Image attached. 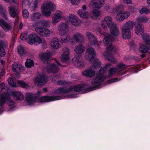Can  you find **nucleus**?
<instances>
[{
  "label": "nucleus",
  "mask_w": 150,
  "mask_h": 150,
  "mask_svg": "<svg viewBox=\"0 0 150 150\" xmlns=\"http://www.w3.org/2000/svg\"><path fill=\"white\" fill-rule=\"evenodd\" d=\"M95 56L96 51L93 48L90 47L87 49L86 52V58L96 68L100 67L101 63L99 60Z\"/></svg>",
  "instance_id": "1"
},
{
  "label": "nucleus",
  "mask_w": 150,
  "mask_h": 150,
  "mask_svg": "<svg viewBox=\"0 0 150 150\" xmlns=\"http://www.w3.org/2000/svg\"><path fill=\"white\" fill-rule=\"evenodd\" d=\"M134 23L129 21L124 24L122 28L123 37L126 39H129L131 37V30L133 28Z\"/></svg>",
  "instance_id": "2"
},
{
  "label": "nucleus",
  "mask_w": 150,
  "mask_h": 150,
  "mask_svg": "<svg viewBox=\"0 0 150 150\" xmlns=\"http://www.w3.org/2000/svg\"><path fill=\"white\" fill-rule=\"evenodd\" d=\"M55 8V6L52 3L45 1L41 7L42 14L46 17H49L51 15V12L54 11Z\"/></svg>",
  "instance_id": "3"
},
{
  "label": "nucleus",
  "mask_w": 150,
  "mask_h": 150,
  "mask_svg": "<svg viewBox=\"0 0 150 150\" xmlns=\"http://www.w3.org/2000/svg\"><path fill=\"white\" fill-rule=\"evenodd\" d=\"M106 77V76L104 75H98L91 81V83L93 86L88 87V91H91L95 89V88L97 86L99 85Z\"/></svg>",
  "instance_id": "4"
},
{
  "label": "nucleus",
  "mask_w": 150,
  "mask_h": 150,
  "mask_svg": "<svg viewBox=\"0 0 150 150\" xmlns=\"http://www.w3.org/2000/svg\"><path fill=\"white\" fill-rule=\"evenodd\" d=\"M5 100L9 102V105L10 106L14 105V102L10 99V95L8 94L5 93L1 90L0 91V107H2Z\"/></svg>",
  "instance_id": "5"
},
{
  "label": "nucleus",
  "mask_w": 150,
  "mask_h": 150,
  "mask_svg": "<svg viewBox=\"0 0 150 150\" xmlns=\"http://www.w3.org/2000/svg\"><path fill=\"white\" fill-rule=\"evenodd\" d=\"M115 23L113 22L112 18L110 16L105 17L101 23V27L105 29L110 28Z\"/></svg>",
  "instance_id": "6"
},
{
  "label": "nucleus",
  "mask_w": 150,
  "mask_h": 150,
  "mask_svg": "<svg viewBox=\"0 0 150 150\" xmlns=\"http://www.w3.org/2000/svg\"><path fill=\"white\" fill-rule=\"evenodd\" d=\"M27 41L29 44L31 45H33L35 42L40 44L42 42L40 38L35 33L29 35L28 36Z\"/></svg>",
  "instance_id": "7"
},
{
  "label": "nucleus",
  "mask_w": 150,
  "mask_h": 150,
  "mask_svg": "<svg viewBox=\"0 0 150 150\" xmlns=\"http://www.w3.org/2000/svg\"><path fill=\"white\" fill-rule=\"evenodd\" d=\"M35 31L40 36L44 38L49 37L51 34V31L48 29L41 27H36Z\"/></svg>",
  "instance_id": "8"
},
{
  "label": "nucleus",
  "mask_w": 150,
  "mask_h": 150,
  "mask_svg": "<svg viewBox=\"0 0 150 150\" xmlns=\"http://www.w3.org/2000/svg\"><path fill=\"white\" fill-rule=\"evenodd\" d=\"M58 30L59 34L61 36L67 34L69 31V26L66 23H62L59 25Z\"/></svg>",
  "instance_id": "9"
},
{
  "label": "nucleus",
  "mask_w": 150,
  "mask_h": 150,
  "mask_svg": "<svg viewBox=\"0 0 150 150\" xmlns=\"http://www.w3.org/2000/svg\"><path fill=\"white\" fill-rule=\"evenodd\" d=\"M47 81V77L45 75H39L34 80L35 85L37 86H41L46 83Z\"/></svg>",
  "instance_id": "10"
},
{
  "label": "nucleus",
  "mask_w": 150,
  "mask_h": 150,
  "mask_svg": "<svg viewBox=\"0 0 150 150\" xmlns=\"http://www.w3.org/2000/svg\"><path fill=\"white\" fill-rule=\"evenodd\" d=\"M55 62L57 64V66H56L54 63H52L47 66V72L53 73H57L59 70V69L58 68V65L61 66H64L61 65L59 62L57 60L55 61Z\"/></svg>",
  "instance_id": "11"
},
{
  "label": "nucleus",
  "mask_w": 150,
  "mask_h": 150,
  "mask_svg": "<svg viewBox=\"0 0 150 150\" xmlns=\"http://www.w3.org/2000/svg\"><path fill=\"white\" fill-rule=\"evenodd\" d=\"M73 90V87L71 86H68L65 87H61L55 91L54 94H60L67 93L71 92Z\"/></svg>",
  "instance_id": "12"
},
{
  "label": "nucleus",
  "mask_w": 150,
  "mask_h": 150,
  "mask_svg": "<svg viewBox=\"0 0 150 150\" xmlns=\"http://www.w3.org/2000/svg\"><path fill=\"white\" fill-rule=\"evenodd\" d=\"M38 99V97L35 94L30 93H26L25 99L28 103L30 105L35 103Z\"/></svg>",
  "instance_id": "13"
},
{
  "label": "nucleus",
  "mask_w": 150,
  "mask_h": 150,
  "mask_svg": "<svg viewBox=\"0 0 150 150\" xmlns=\"http://www.w3.org/2000/svg\"><path fill=\"white\" fill-rule=\"evenodd\" d=\"M59 96H44L39 98L38 97V100L40 102H46L51 101H54L60 99Z\"/></svg>",
  "instance_id": "14"
},
{
  "label": "nucleus",
  "mask_w": 150,
  "mask_h": 150,
  "mask_svg": "<svg viewBox=\"0 0 150 150\" xmlns=\"http://www.w3.org/2000/svg\"><path fill=\"white\" fill-rule=\"evenodd\" d=\"M72 61L76 67L81 68L84 66V64L81 61V57L79 55H76L72 59Z\"/></svg>",
  "instance_id": "15"
},
{
  "label": "nucleus",
  "mask_w": 150,
  "mask_h": 150,
  "mask_svg": "<svg viewBox=\"0 0 150 150\" xmlns=\"http://www.w3.org/2000/svg\"><path fill=\"white\" fill-rule=\"evenodd\" d=\"M130 16V12L128 11L119 13L116 16V19L119 21H122L128 18Z\"/></svg>",
  "instance_id": "16"
},
{
  "label": "nucleus",
  "mask_w": 150,
  "mask_h": 150,
  "mask_svg": "<svg viewBox=\"0 0 150 150\" xmlns=\"http://www.w3.org/2000/svg\"><path fill=\"white\" fill-rule=\"evenodd\" d=\"M69 20L73 25L77 27L79 26L81 23V22L78 18L74 14H69Z\"/></svg>",
  "instance_id": "17"
},
{
  "label": "nucleus",
  "mask_w": 150,
  "mask_h": 150,
  "mask_svg": "<svg viewBox=\"0 0 150 150\" xmlns=\"http://www.w3.org/2000/svg\"><path fill=\"white\" fill-rule=\"evenodd\" d=\"M72 39L76 42H81L84 40L83 35L79 32L74 34L72 37Z\"/></svg>",
  "instance_id": "18"
},
{
  "label": "nucleus",
  "mask_w": 150,
  "mask_h": 150,
  "mask_svg": "<svg viewBox=\"0 0 150 150\" xmlns=\"http://www.w3.org/2000/svg\"><path fill=\"white\" fill-rule=\"evenodd\" d=\"M0 25L6 32H8L11 30L12 25L10 23L6 22L3 19L0 18Z\"/></svg>",
  "instance_id": "19"
},
{
  "label": "nucleus",
  "mask_w": 150,
  "mask_h": 150,
  "mask_svg": "<svg viewBox=\"0 0 150 150\" xmlns=\"http://www.w3.org/2000/svg\"><path fill=\"white\" fill-rule=\"evenodd\" d=\"M85 35L91 45L94 46L96 44L97 41L96 37L93 34L89 32H87Z\"/></svg>",
  "instance_id": "20"
},
{
  "label": "nucleus",
  "mask_w": 150,
  "mask_h": 150,
  "mask_svg": "<svg viewBox=\"0 0 150 150\" xmlns=\"http://www.w3.org/2000/svg\"><path fill=\"white\" fill-rule=\"evenodd\" d=\"M51 47L54 49H57L61 47L59 39L57 38H53L50 43Z\"/></svg>",
  "instance_id": "21"
},
{
  "label": "nucleus",
  "mask_w": 150,
  "mask_h": 150,
  "mask_svg": "<svg viewBox=\"0 0 150 150\" xmlns=\"http://www.w3.org/2000/svg\"><path fill=\"white\" fill-rule=\"evenodd\" d=\"M63 54L61 56L62 61L65 62L69 59V49L67 47L64 48L63 49Z\"/></svg>",
  "instance_id": "22"
},
{
  "label": "nucleus",
  "mask_w": 150,
  "mask_h": 150,
  "mask_svg": "<svg viewBox=\"0 0 150 150\" xmlns=\"http://www.w3.org/2000/svg\"><path fill=\"white\" fill-rule=\"evenodd\" d=\"M62 15V13L61 11H57L52 18V22L54 24L57 23L60 20Z\"/></svg>",
  "instance_id": "23"
},
{
  "label": "nucleus",
  "mask_w": 150,
  "mask_h": 150,
  "mask_svg": "<svg viewBox=\"0 0 150 150\" xmlns=\"http://www.w3.org/2000/svg\"><path fill=\"white\" fill-rule=\"evenodd\" d=\"M10 16L13 18H18V11L17 7H13L10 6L8 7Z\"/></svg>",
  "instance_id": "24"
},
{
  "label": "nucleus",
  "mask_w": 150,
  "mask_h": 150,
  "mask_svg": "<svg viewBox=\"0 0 150 150\" xmlns=\"http://www.w3.org/2000/svg\"><path fill=\"white\" fill-rule=\"evenodd\" d=\"M7 43L2 41H0V56L3 57L6 54L4 48L8 47Z\"/></svg>",
  "instance_id": "25"
},
{
  "label": "nucleus",
  "mask_w": 150,
  "mask_h": 150,
  "mask_svg": "<svg viewBox=\"0 0 150 150\" xmlns=\"http://www.w3.org/2000/svg\"><path fill=\"white\" fill-rule=\"evenodd\" d=\"M52 57L51 53L50 52H46L41 54L40 57L43 62L45 64L48 63Z\"/></svg>",
  "instance_id": "26"
},
{
  "label": "nucleus",
  "mask_w": 150,
  "mask_h": 150,
  "mask_svg": "<svg viewBox=\"0 0 150 150\" xmlns=\"http://www.w3.org/2000/svg\"><path fill=\"white\" fill-rule=\"evenodd\" d=\"M113 25L110 27V33L113 36H117L120 33L119 28L117 27L115 23Z\"/></svg>",
  "instance_id": "27"
},
{
  "label": "nucleus",
  "mask_w": 150,
  "mask_h": 150,
  "mask_svg": "<svg viewBox=\"0 0 150 150\" xmlns=\"http://www.w3.org/2000/svg\"><path fill=\"white\" fill-rule=\"evenodd\" d=\"M82 74L86 77L92 78L95 75V72L91 69L86 70L82 73Z\"/></svg>",
  "instance_id": "28"
},
{
  "label": "nucleus",
  "mask_w": 150,
  "mask_h": 150,
  "mask_svg": "<svg viewBox=\"0 0 150 150\" xmlns=\"http://www.w3.org/2000/svg\"><path fill=\"white\" fill-rule=\"evenodd\" d=\"M136 33L138 35H141L144 32V27L140 24L136 25L135 28Z\"/></svg>",
  "instance_id": "29"
},
{
  "label": "nucleus",
  "mask_w": 150,
  "mask_h": 150,
  "mask_svg": "<svg viewBox=\"0 0 150 150\" xmlns=\"http://www.w3.org/2000/svg\"><path fill=\"white\" fill-rule=\"evenodd\" d=\"M85 49V47L84 45L79 44L75 47L74 51L77 54H81L84 51Z\"/></svg>",
  "instance_id": "30"
},
{
  "label": "nucleus",
  "mask_w": 150,
  "mask_h": 150,
  "mask_svg": "<svg viewBox=\"0 0 150 150\" xmlns=\"http://www.w3.org/2000/svg\"><path fill=\"white\" fill-rule=\"evenodd\" d=\"M90 5L93 8L99 9L102 6L103 4L99 0H93L91 2Z\"/></svg>",
  "instance_id": "31"
},
{
  "label": "nucleus",
  "mask_w": 150,
  "mask_h": 150,
  "mask_svg": "<svg viewBox=\"0 0 150 150\" xmlns=\"http://www.w3.org/2000/svg\"><path fill=\"white\" fill-rule=\"evenodd\" d=\"M12 95L14 98L16 100H21L23 98V94L18 91L13 92Z\"/></svg>",
  "instance_id": "32"
},
{
  "label": "nucleus",
  "mask_w": 150,
  "mask_h": 150,
  "mask_svg": "<svg viewBox=\"0 0 150 150\" xmlns=\"http://www.w3.org/2000/svg\"><path fill=\"white\" fill-rule=\"evenodd\" d=\"M77 13L81 17L84 18H87L89 16L88 12L82 10H79Z\"/></svg>",
  "instance_id": "33"
},
{
  "label": "nucleus",
  "mask_w": 150,
  "mask_h": 150,
  "mask_svg": "<svg viewBox=\"0 0 150 150\" xmlns=\"http://www.w3.org/2000/svg\"><path fill=\"white\" fill-rule=\"evenodd\" d=\"M124 6L122 4L116 6L113 9V12L115 13H121L125 9Z\"/></svg>",
  "instance_id": "34"
},
{
  "label": "nucleus",
  "mask_w": 150,
  "mask_h": 150,
  "mask_svg": "<svg viewBox=\"0 0 150 150\" xmlns=\"http://www.w3.org/2000/svg\"><path fill=\"white\" fill-rule=\"evenodd\" d=\"M142 38L144 42L150 47V36L146 34H144L142 35Z\"/></svg>",
  "instance_id": "35"
},
{
  "label": "nucleus",
  "mask_w": 150,
  "mask_h": 150,
  "mask_svg": "<svg viewBox=\"0 0 150 150\" xmlns=\"http://www.w3.org/2000/svg\"><path fill=\"white\" fill-rule=\"evenodd\" d=\"M21 66L14 63L12 65V70L13 72L19 73L21 71Z\"/></svg>",
  "instance_id": "36"
},
{
  "label": "nucleus",
  "mask_w": 150,
  "mask_h": 150,
  "mask_svg": "<svg viewBox=\"0 0 150 150\" xmlns=\"http://www.w3.org/2000/svg\"><path fill=\"white\" fill-rule=\"evenodd\" d=\"M111 36L110 35L106 36L104 39L103 42L105 45L106 46L110 43V42H112L115 39L111 38Z\"/></svg>",
  "instance_id": "37"
},
{
  "label": "nucleus",
  "mask_w": 150,
  "mask_h": 150,
  "mask_svg": "<svg viewBox=\"0 0 150 150\" xmlns=\"http://www.w3.org/2000/svg\"><path fill=\"white\" fill-rule=\"evenodd\" d=\"M41 17V14L39 12H37L33 13L31 18L32 21H36L38 19L40 18Z\"/></svg>",
  "instance_id": "38"
},
{
  "label": "nucleus",
  "mask_w": 150,
  "mask_h": 150,
  "mask_svg": "<svg viewBox=\"0 0 150 150\" xmlns=\"http://www.w3.org/2000/svg\"><path fill=\"white\" fill-rule=\"evenodd\" d=\"M70 35H67L64 37L60 38L61 42L64 43H67L70 40Z\"/></svg>",
  "instance_id": "39"
},
{
  "label": "nucleus",
  "mask_w": 150,
  "mask_h": 150,
  "mask_svg": "<svg viewBox=\"0 0 150 150\" xmlns=\"http://www.w3.org/2000/svg\"><path fill=\"white\" fill-rule=\"evenodd\" d=\"M138 22L140 23H147L149 19L147 17L145 16H140L138 17L137 19Z\"/></svg>",
  "instance_id": "40"
},
{
  "label": "nucleus",
  "mask_w": 150,
  "mask_h": 150,
  "mask_svg": "<svg viewBox=\"0 0 150 150\" xmlns=\"http://www.w3.org/2000/svg\"><path fill=\"white\" fill-rule=\"evenodd\" d=\"M104 57L108 61L113 63L115 62L116 61L115 59L114 58V57L111 55L106 53L104 54Z\"/></svg>",
  "instance_id": "41"
},
{
  "label": "nucleus",
  "mask_w": 150,
  "mask_h": 150,
  "mask_svg": "<svg viewBox=\"0 0 150 150\" xmlns=\"http://www.w3.org/2000/svg\"><path fill=\"white\" fill-rule=\"evenodd\" d=\"M139 50L142 53H146L148 51L149 48L146 46L142 45L140 46L139 48Z\"/></svg>",
  "instance_id": "42"
},
{
  "label": "nucleus",
  "mask_w": 150,
  "mask_h": 150,
  "mask_svg": "<svg viewBox=\"0 0 150 150\" xmlns=\"http://www.w3.org/2000/svg\"><path fill=\"white\" fill-rule=\"evenodd\" d=\"M84 86L82 85H78L74 87V91L78 92L84 89Z\"/></svg>",
  "instance_id": "43"
},
{
  "label": "nucleus",
  "mask_w": 150,
  "mask_h": 150,
  "mask_svg": "<svg viewBox=\"0 0 150 150\" xmlns=\"http://www.w3.org/2000/svg\"><path fill=\"white\" fill-rule=\"evenodd\" d=\"M25 66L28 68H31L34 65V62L32 60L27 59L25 63Z\"/></svg>",
  "instance_id": "44"
},
{
  "label": "nucleus",
  "mask_w": 150,
  "mask_h": 150,
  "mask_svg": "<svg viewBox=\"0 0 150 150\" xmlns=\"http://www.w3.org/2000/svg\"><path fill=\"white\" fill-rule=\"evenodd\" d=\"M100 13L99 11L96 9L93 10L92 12V16L91 17L93 19L94 18H97L99 16Z\"/></svg>",
  "instance_id": "45"
},
{
  "label": "nucleus",
  "mask_w": 150,
  "mask_h": 150,
  "mask_svg": "<svg viewBox=\"0 0 150 150\" xmlns=\"http://www.w3.org/2000/svg\"><path fill=\"white\" fill-rule=\"evenodd\" d=\"M111 66L110 64H106L105 66V67H101L98 73L99 75H104L103 73L104 72L105 70L106 69V68L109 67Z\"/></svg>",
  "instance_id": "46"
},
{
  "label": "nucleus",
  "mask_w": 150,
  "mask_h": 150,
  "mask_svg": "<svg viewBox=\"0 0 150 150\" xmlns=\"http://www.w3.org/2000/svg\"><path fill=\"white\" fill-rule=\"evenodd\" d=\"M128 66L127 65L124 64H119L117 66V68L118 69V72H120L128 67Z\"/></svg>",
  "instance_id": "47"
},
{
  "label": "nucleus",
  "mask_w": 150,
  "mask_h": 150,
  "mask_svg": "<svg viewBox=\"0 0 150 150\" xmlns=\"http://www.w3.org/2000/svg\"><path fill=\"white\" fill-rule=\"evenodd\" d=\"M0 13L1 14L2 17L4 19L6 20L8 19L5 13V11L1 6H0Z\"/></svg>",
  "instance_id": "48"
},
{
  "label": "nucleus",
  "mask_w": 150,
  "mask_h": 150,
  "mask_svg": "<svg viewBox=\"0 0 150 150\" xmlns=\"http://www.w3.org/2000/svg\"><path fill=\"white\" fill-rule=\"evenodd\" d=\"M107 49L109 52H115L116 50V47L111 43L110 44L109 47L107 48Z\"/></svg>",
  "instance_id": "49"
},
{
  "label": "nucleus",
  "mask_w": 150,
  "mask_h": 150,
  "mask_svg": "<svg viewBox=\"0 0 150 150\" xmlns=\"http://www.w3.org/2000/svg\"><path fill=\"white\" fill-rule=\"evenodd\" d=\"M116 71L118 72V69L117 67H112L109 71V74L110 76H112L115 74Z\"/></svg>",
  "instance_id": "50"
},
{
  "label": "nucleus",
  "mask_w": 150,
  "mask_h": 150,
  "mask_svg": "<svg viewBox=\"0 0 150 150\" xmlns=\"http://www.w3.org/2000/svg\"><path fill=\"white\" fill-rule=\"evenodd\" d=\"M17 51L18 54L22 55H24L25 53L24 48L21 46L18 47Z\"/></svg>",
  "instance_id": "51"
},
{
  "label": "nucleus",
  "mask_w": 150,
  "mask_h": 150,
  "mask_svg": "<svg viewBox=\"0 0 150 150\" xmlns=\"http://www.w3.org/2000/svg\"><path fill=\"white\" fill-rule=\"evenodd\" d=\"M42 25L45 27H49L50 25V23L48 20H43L42 21Z\"/></svg>",
  "instance_id": "52"
},
{
  "label": "nucleus",
  "mask_w": 150,
  "mask_h": 150,
  "mask_svg": "<svg viewBox=\"0 0 150 150\" xmlns=\"http://www.w3.org/2000/svg\"><path fill=\"white\" fill-rule=\"evenodd\" d=\"M17 83L20 86H21L23 88H27L29 87L28 84L23 82L20 81H17Z\"/></svg>",
  "instance_id": "53"
},
{
  "label": "nucleus",
  "mask_w": 150,
  "mask_h": 150,
  "mask_svg": "<svg viewBox=\"0 0 150 150\" xmlns=\"http://www.w3.org/2000/svg\"><path fill=\"white\" fill-rule=\"evenodd\" d=\"M150 12V9L146 8H144L139 11V13L141 14L144 13L147 14Z\"/></svg>",
  "instance_id": "54"
},
{
  "label": "nucleus",
  "mask_w": 150,
  "mask_h": 150,
  "mask_svg": "<svg viewBox=\"0 0 150 150\" xmlns=\"http://www.w3.org/2000/svg\"><path fill=\"white\" fill-rule=\"evenodd\" d=\"M8 81L9 84L11 86L13 87H16L17 86L16 83L14 82L11 78H9L8 79Z\"/></svg>",
  "instance_id": "55"
},
{
  "label": "nucleus",
  "mask_w": 150,
  "mask_h": 150,
  "mask_svg": "<svg viewBox=\"0 0 150 150\" xmlns=\"http://www.w3.org/2000/svg\"><path fill=\"white\" fill-rule=\"evenodd\" d=\"M30 9L31 11H34L36 10L37 7V4L36 2L33 3L30 5Z\"/></svg>",
  "instance_id": "56"
},
{
  "label": "nucleus",
  "mask_w": 150,
  "mask_h": 150,
  "mask_svg": "<svg viewBox=\"0 0 150 150\" xmlns=\"http://www.w3.org/2000/svg\"><path fill=\"white\" fill-rule=\"evenodd\" d=\"M23 13L24 18L26 19L28 18L29 16V12L26 9H24L23 11Z\"/></svg>",
  "instance_id": "57"
},
{
  "label": "nucleus",
  "mask_w": 150,
  "mask_h": 150,
  "mask_svg": "<svg viewBox=\"0 0 150 150\" xmlns=\"http://www.w3.org/2000/svg\"><path fill=\"white\" fill-rule=\"evenodd\" d=\"M28 32H26L21 34L20 36L21 39L23 40H27V37Z\"/></svg>",
  "instance_id": "58"
},
{
  "label": "nucleus",
  "mask_w": 150,
  "mask_h": 150,
  "mask_svg": "<svg viewBox=\"0 0 150 150\" xmlns=\"http://www.w3.org/2000/svg\"><path fill=\"white\" fill-rule=\"evenodd\" d=\"M22 5L30 6V3L29 0H23L22 1Z\"/></svg>",
  "instance_id": "59"
},
{
  "label": "nucleus",
  "mask_w": 150,
  "mask_h": 150,
  "mask_svg": "<svg viewBox=\"0 0 150 150\" xmlns=\"http://www.w3.org/2000/svg\"><path fill=\"white\" fill-rule=\"evenodd\" d=\"M120 80H118V79L117 78H114L108 81V83H112L114 82H116L119 81Z\"/></svg>",
  "instance_id": "60"
},
{
  "label": "nucleus",
  "mask_w": 150,
  "mask_h": 150,
  "mask_svg": "<svg viewBox=\"0 0 150 150\" xmlns=\"http://www.w3.org/2000/svg\"><path fill=\"white\" fill-rule=\"evenodd\" d=\"M70 1L72 4L76 5L79 4L80 0H70Z\"/></svg>",
  "instance_id": "61"
},
{
  "label": "nucleus",
  "mask_w": 150,
  "mask_h": 150,
  "mask_svg": "<svg viewBox=\"0 0 150 150\" xmlns=\"http://www.w3.org/2000/svg\"><path fill=\"white\" fill-rule=\"evenodd\" d=\"M57 84L59 85H62L67 83V82L64 81L59 80L57 81Z\"/></svg>",
  "instance_id": "62"
},
{
  "label": "nucleus",
  "mask_w": 150,
  "mask_h": 150,
  "mask_svg": "<svg viewBox=\"0 0 150 150\" xmlns=\"http://www.w3.org/2000/svg\"><path fill=\"white\" fill-rule=\"evenodd\" d=\"M124 3L126 4H131L132 1L131 0H124Z\"/></svg>",
  "instance_id": "63"
},
{
  "label": "nucleus",
  "mask_w": 150,
  "mask_h": 150,
  "mask_svg": "<svg viewBox=\"0 0 150 150\" xmlns=\"http://www.w3.org/2000/svg\"><path fill=\"white\" fill-rule=\"evenodd\" d=\"M5 87V83H1L0 84V88L3 89Z\"/></svg>",
  "instance_id": "64"
}]
</instances>
